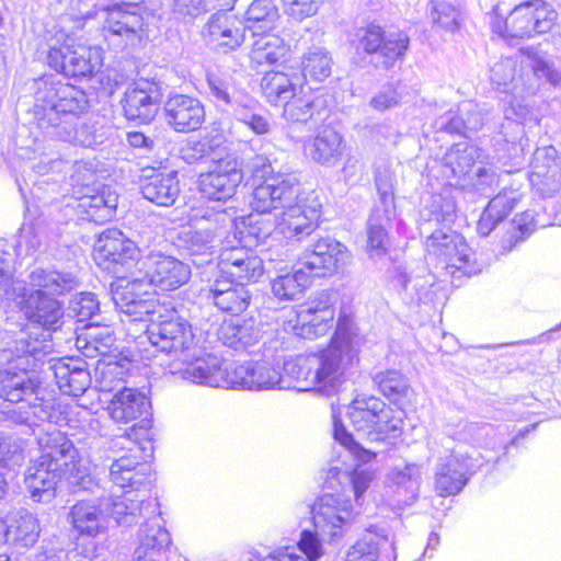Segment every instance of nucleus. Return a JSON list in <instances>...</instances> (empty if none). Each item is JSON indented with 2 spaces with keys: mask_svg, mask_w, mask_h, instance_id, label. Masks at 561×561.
Wrapping results in <instances>:
<instances>
[{
  "mask_svg": "<svg viewBox=\"0 0 561 561\" xmlns=\"http://www.w3.org/2000/svg\"><path fill=\"white\" fill-rule=\"evenodd\" d=\"M255 185L250 201L251 208L261 214L280 210L276 216V229L286 239L301 240L316 228L320 204L310 201L312 193L305 192L296 175L283 171L276 158L257 154L250 162Z\"/></svg>",
  "mask_w": 561,
  "mask_h": 561,
  "instance_id": "obj_1",
  "label": "nucleus"
},
{
  "mask_svg": "<svg viewBox=\"0 0 561 561\" xmlns=\"http://www.w3.org/2000/svg\"><path fill=\"white\" fill-rule=\"evenodd\" d=\"M33 108L34 119L39 129L51 138L92 148L106 139V130L99 123L81 122L79 115L89 107L83 91L71 84L36 82Z\"/></svg>",
  "mask_w": 561,
  "mask_h": 561,
  "instance_id": "obj_2",
  "label": "nucleus"
},
{
  "mask_svg": "<svg viewBox=\"0 0 561 561\" xmlns=\"http://www.w3.org/2000/svg\"><path fill=\"white\" fill-rule=\"evenodd\" d=\"M131 445L127 453L114 459L110 467L111 482L119 489L129 488L122 495L106 496L103 488L92 492L100 501V507L110 515L118 525L131 526L137 524L140 518L145 523H150L158 518L162 522L159 504L156 500H149L148 485L151 480V465L145 460V449L137 443L129 442Z\"/></svg>",
  "mask_w": 561,
  "mask_h": 561,
  "instance_id": "obj_3",
  "label": "nucleus"
},
{
  "mask_svg": "<svg viewBox=\"0 0 561 561\" xmlns=\"http://www.w3.org/2000/svg\"><path fill=\"white\" fill-rule=\"evenodd\" d=\"M33 290H27L21 282L13 280L9 289L21 291L16 295V305L24 317L45 331H57L64 324V310L59 300L49 295H65L79 286L77 275L70 271H59L53 266L34 267L28 276ZM8 298L10 297L7 296Z\"/></svg>",
  "mask_w": 561,
  "mask_h": 561,
  "instance_id": "obj_4",
  "label": "nucleus"
},
{
  "mask_svg": "<svg viewBox=\"0 0 561 561\" xmlns=\"http://www.w3.org/2000/svg\"><path fill=\"white\" fill-rule=\"evenodd\" d=\"M409 44V36L402 31L385 32L378 25L360 27L351 39L356 51L353 62L360 68L371 64L388 70L403 58Z\"/></svg>",
  "mask_w": 561,
  "mask_h": 561,
  "instance_id": "obj_5",
  "label": "nucleus"
},
{
  "mask_svg": "<svg viewBox=\"0 0 561 561\" xmlns=\"http://www.w3.org/2000/svg\"><path fill=\"white\" fill-rule=\"evenodd\" d=\"M42 459H46L59 467L67 474V483L73 492H96L100 489L98 481L89 472L82 462L79 450L65 433L54 430L37 438Z\"/></svg>",
  "mask_w": 561,
  "mask_h": 561,
  "instance_id": "obj_6",
  "label": "nucleus"
},
{
  "mask_svg": "<svg viewBox=\"0 0 561 561\" xmlns=\"http://www.w3.org/2000/svg\"><path fill=\"white\" fill-rule=\"evenodd\" d=\"M347 416L354 428L371 442H390L401 435V419L374 396L356 397L347 408Z\"/></svg>",
  "mask_w": 561,
  "mask_h": 561,
  "instance_id": "obj_7",
  "label": "nucleus"
},
{
  "mask_svg": "<svg viewBox=\"0 0 561 561\" xmlns=\"http://www.w3.org/2000/svg\"><path fill=\"white\" fill-rule=\"evenodd\" d=\"M425 248L428 255L437 260L438 265L453 278V282L482 271L471 248L456 231L448 229L427 236Z\"/></svg>",
  "mask_w": 561,
  "mask_h": 561,
  "instance_id": "obj_8",
  "label": "nucleus"
},
{
  "mask_svg": "<svg viewBox=\"0 0 561 561\" xmlns=\"http://www.w3.org/2000/svg\"><path fill=\"white\" fill-rule=\"evenodd\" d=\"M356 357V352L345 334L342 336L337 334L328 348L311 354L310 367L314 391L325 397L335 394L343 383L345 369Z\"/></svg>",
  "mask_w": 561,
  "mask_h": 561,
  "instance_id": "obj_9",
  "label": "nucleus"
},
{
  "mask_svg": "<svg viewBox=\"0 0 561 561\" xmlns=\"http://www.w3.org/2000/svg\"><path fill=\"white\" fill-rule=\"evenodd\" d=\"M146 333L157 351L174 355L179 359L191 353L194 345L192 325L174 308H165L157 319L151 318Z\"/></svg>",
  "mask_w": 561,
  "mask_h": 561,
  "instance_id": "obj_10",
  "label": "nucleus"
},
{
  "mask_svg": "<svg viewBox=\"0 0 561 561\" xmlns=\"http://www.w3.org/2000/svg\"><path fill=\"white\" fill-rule=\"evenodd\" d=\"M48 47V66L66 77H88L102 65L101 48L76 46L73 39L62 33Z\"/></svg>",
  "mask_w": 561,
  "mask_h": 561,
  "instance_id": "obj_11",
  "label": "nucleus"
},
{
  "mask_svg": "<svg viewBox=\"0 0 561 561\" xmlns=\"http://www.w3.org/2000/svg\"><path fill=\"white\" fill-rule=\"evenodd\" d=\"M484 462L485 458L477 450L471 454L451 450L449 455L439 458L435 473L437 493L440 496L458 494Z\"/></svg>",
  "mask_w": 561,
  "mask_h": 561,
  "instance_id": "obj_12",
  "label": "nucleus"
},
{
  "mask_svg": "<svg viewBox=\"0 0 561 561\" xmlns=\"http://www.w3.org/2000/svg\"><path fill=\"white\" fill-rule=\"evenodd\" d=\"M311 519L323 540L335 543L343 539L351 527L352 506L340 495L324 494L312 504Z\"/></svg>",
  "mask_w": 561,
  "mask_h": 561,
  "instance_id": "obj_13",
  "label": "nucleus"
},
{
  "mask_svg": "<svg viewBox=\"0 0 561 561\" xmlns=\"http://www.w3.org/2000/svg\"><path fill=\"white\" fill-rule=\"evenodd\" d=\"M243 180L241 165L237 158L227 157L216 161L210 169L198 176L201 194L210 201L227 202Z\"/></svg>",
  "mask_w": 561,
  "mask_h": 561,
  "instance_id": "obj_14",
  "label": "nucleus"
},
{
  "mask_svg": "<svg viewBox=\"0 0 561 561\" xmlns=\"http://www.w3.org/2000/svg\"><path fill=\"white\" fill-rule=\"evenodd\" d=\"M141 276L148 287L161 290H174L186 284L191 277V268L184 262L162 252H150L142 261Z\"/></svg>",
  "mask_w": 561,
  "mask_h": 561,
  "instance_id": "obj_15",
  "label": "nucleus"
},
{
  "mask_svg": "<svg viewBox=\"0 0 561 561\" xmlns=\"http://www.w3.org/2000/svg\"><path fill=\"white\" fill-rule=\"evenodd\" d=\"M247 26L230 10H218L213 13L204 26V38L219 53H229L242 45L245 39Z\"/></svg>",
  "mask_w": 561,
  "mask_h": 561,
  "instance_id": "obj_16",
  "label": "nucleus"
},
{
  "mask_svg": "<svg viewBox=\"0 0 561 561\" xmlns=\"http://www.w3.org/2000/svg\"><path fill=\"white\" fill-rule=\"evenodd\" d=\"M347 257L346 248L327 236L307 248L300 257V265L310 277H325L334 274Z\"/></svg>",
  "mask_w": 561,
  "mask_h": 561,
  "instance_id": "obj_17",
  "label": "nucleus"
},
{
  "mask_svg": "<svg viewBox=\"0 0 561 561\" xmlns=\"http://www.w3.org/2000/svg\"><path fill=\"white\" fill-rule=\"evenodd\" d=\"M180 360L184 368L178 373L185 380L194 383L216 388H230L231 371L228 367H222L220 359L213 354L196 356L195 351L183 355Z\"/></svg>",
  "mask_w": 561,
  "mask_h": 561,
  "instance_id": "obj_18",
  "label": "nucleus"
},
{
  "mask_svg": "<svg viewBox=\"0 0 561 561\" xmlns=\"http://www.w3.org/2000/svg\"><path fill=\"white\" fill-rule=\"evenodd\" d=\"M161 99L162 90L158 82L138 80L125 92V116L129 121L148 124L156 117Z\"/></svg>",
  "mask_w": 561,
  "mask_h": 561,
  "instance_id": "obj_19",
  "label": "nucleus"
},
{
  "mask_svg": "<svg viewBox=\"0 0 561 561\" xmlns=\"http://www.w3.org/2000/svg\"><path fill=\"white\" fill-rule=\"evenodd\" d=\"M167 124L176 133L197 130L205 121L203 103L186 94H173L163 105Z\"/></svg>",
  "mask_w": 561,
  "mask_h": 561,
  "instance_id": "obj_20",
  "label": "nucleus"
},
{
  "mask_svg": "<svg viewBox=\"0 0 561 561\" xmlns=\"http://www.w3.org/2000/svg\"><path fill=\"white\" fill-rule=\"evenodd\" d=\"M241 387L249 390L289 389L290 385L282 374L265 360L249 362L231 370L230 388Z\"/></svg>",
  "mask_w": 561,
  "mask_h": 561,
  "instance_id": "obj_21",
  "label": "nucleus"
},
{
  "mask_svg": "<svg viewBox=\"0 0 561 561\" xmlns=\"http://www.w3.org/2000/svg\"><path fill=\"white\" fill-rule=\"evenodd\" d=\"M275 261L271 253L255 255L244 249H232L221 253L220 268L237 284L255 283L265 272L264 263Z\"/></svg>",
  "mask_w": 561,
  "mask_h": 561,
  "instance_id": "obj_22",
  "label": "nucleus"
},
{
  "mask_svg": "<svg viewBox=\"0 0 561 561\" xmlns=\"http://www.w3.org/2000/svg\"><path fill=\"white\" fill-rule=\"evenodd\" d=\"M332 295L325 290L317 293L298 312L302 324L301 335L308 339L324 335L333 324Z\"/></svg>",
  "mask_w": 561,
  "mask_h": 561,
  "instance_id": "obj_23",
  "label": "nucleus"
},
{
  "mask_svg": "<svg viewBox=\"0 0 561 561\" xmlns=\"http://www.w3.org/2000/svg\"><path fill=\"white\" fill-rule=\"evenodd\" d=\"M230 108L236 123H232L227 129L226 141L231 144L242 141L239 135V124L248 127L252 133L259 136L271 133L273 124L270 116L266 115L253 100L239 98Z\"/></svg>",
  "mask_w": 561,
  "mask_h": 561,
  "instance_id": "obj_24",
  "label": "nucleus"
},
{
  "mask_svg": "<svg viewBox=\"0 0 561 561\" xmlns=\"http://www.w3.org/2000/svg\"><path fill=\"white\" fill-rule=\"evenodd\" d=\"M67 474L39 455L32 461L25 474V484L35 502H50L61 478Z\"/></svg>",
  "mask_w": 561,
  "mask_h": 561,
  "instance_id": "obj_25",
  "label": "nucleus"
},
{
  "mask_svg": "<svg viewBox=\"0 0 561 561\" xmlns=\"http://www.w3.org/2000/svg\"><path fill=\"white\" fill-rule=\"evenodd\" d=\"M456 209V202L449 192L431 195L420 210V234L427 238L436 231H445L440 226L454 221Z\"/></svg>",
  "mask_w": 561,
  "mask_h": 561,
  "instance_id": "obj_26",
  "label": "nucleus"
},
{
  "mask_svg": "<svg viewBox=\"0 0 561 561\" xmlns=\"http://www.w3.org/2000/svg\"><path fill=\"white\" fill-rule=\"evenodd\" d=\"M94 250L100 259L125 267H130L139 256L136 243L116 228L103 231L94 244Z\"/></svg>",
  "mask_w": 561,
  "mask_h": 561,
  "instance_id": "obj_27",
  "label": "nucleus"
},
{
  "mask_svg": "<svg viewBox=\"0 0 561 561\" xmlns=\"http://www.w3.org/2000/svg\"><path fill=\"white\" fill-rule=\"evenodd\" d=\"M149 398L136 388L122 387L108 402V413L117 423L127 424L149 413Z\"/></svg>",
  "mask_w": 561,
  "mask_h": 561,
  "instance_id": "obj_28",
  "label": "nucleus"
},
{
  "mask_svg": "<svg viewBox=\"0 0 561 561\" xmlns=\"http://www.w3.org/2000/svg\"><path fill=\"white\" fill-rule=\"evenodd\" d=\"M139 542L131 561H164L165 551L171 545L169 531L158 518L144 523L139 530Z\"/></svg>",
  "mask_w": 561,
  "mask_h": 561,
  "instance_id": "obj_29",
  "label": "nucleus"
},
{
  "mask_svg": "<svg viewBox=\"0 0 561 561\" xmlns=\"http://www.w3.org/2000/svg\"><path fill=\"white\" fill-rule=\"evenodd\" d=\"M252 294L242 284L216 279L208 289L206 299L222 312L239 314L248 309Z\"/></svg>",
  "mask_w": 561,
  "mask_h": 561,
  "instance_id": "obj_30",
  "label": "nucleus"
},
{
  "mask_svg": "<svg viewBox=\"0 0 561 561\" xmlns=\"http://www.w3.org/2000/svg\"><path fill=\"white\" fill-rule=\"evenodd\" d=\"M58 388L65 394L79 397L91 385L88 364L80 358L59 359L51 366Z\"/></svg>",
  "mask_w": 561,
  "mask_h": 561,
  "instance_id": "obj_31",
  "label": "nucleus"
},
{
  "mask_svg": "<svg viewBox=\"0 0 561 561\" xmlns=\"http://www.w3.org/2000/svg\"><path fill=\"white\" fill-rule=\"evenodd\" d=\"M262 335L260 324L254 318L230 319L221 323L217 336L222 345L236 352L247 351L257 344Z\"/></svg>",
  "mask_w": 561,
  "mask_h": 561,
  "instance_id": "obj_32",
  "label": "nucleus"
},
{
  "mask_svg": "<svg viewBox=\"0 0 561 561\" xmlns=\"http://www.w3.org/2000/svg\"><path fill=\"white\" fill-rule=\"evenodd\" d=\"M484 122V110L472 101H465L459 105L458 113L448 112L435 124L440 130L469 137V134L480 130Z\"/></svg>",
  "mask_w": 561,
  "mask_h": 561,
  "instance_id": "obj_33",
  "label": "nucleus"
},
{
  "mask_svg": "<svg viewBox=\"0 0 561 561\" xmlns=\"http://www.w3.org/2000/svg\"><path fill=\"white\" fill-rule=\"evenodd\" d=\"M175 244L193 257L197 266L210 263L216 253L215 233L211 229L183 228L176 234Z\"/></svg>",
  "mask_w": 561,
  "mask_h": 561,
  "instance_id": "obj_34",
  "label": "nucleus"
},
{
  "mask_svg": "<svg viewBox=\"0 0 561 561\" xmlns=\"http://www.w3.org/2000/svg\"><path fill=\"white\" fill-rule=\"evenodd\" d=\"M41 385L38 376L25 370H0V399L11 403L27 401L33 396L37 398Z\"/></svg>",
  "mask_w": 561,
  "mask_h": 561,
  "instance_id": "obj_35",
  "label": "nucleus"
},
{
  "mask_svg": "<svg viewBox=\"0 0 561 561\" xmlns=\"http://www.w3.org/2000/svg\"><path fill=\"white\" fill-rule=\"evenodd\" d=\"M39 531L37 518L27 511L10 515L7 522L0 520V542H14L30 547L37 541Z\"/></svg>",
  "mask_w": 561,
  "mask_h": 561,
  "instance_id": "obj_36",
  "label": "nucleus"
},
{
  "mask_svg": "<svg viewBox=\"0 0 561 561\" xmlns=\"http://www.w3.org/2000/svg\"><path fill=\"white\" fill-rule=\"evenodd\" d=\"M137 3L115 4L108 9L104 30L112 35L134 39L144 26V18Z\"/></svg>",
  "mask_w": 561,
  "mask_h": 561,
  "instance_id": "obj_37",
  "label": "nucleus"
},
{
  "mask_svg": "<svg viewBox=\"0 0 561 561\" xmlns=\"http://www.w3.org/2000/svg\"><path fill=\"white\" fill-rule=\"evenodd\" d=\"M519 199L520 194L516 190L504 188L501 191L482 211L477 224L478 233L488 237L512 213Z\"/></svg>",
  "mask_w": 561,
  "mask_h": 561,
  "instance_id": "obj_38",
  "label": "nucleus"
},
{
  "mask_svg": "<svg viewBox=\"0 0 561 561\" xmlns=\"http://www.w3.org/2000/svg\"><path fill=\"white\" fill-rule=\"evenodd\" d=\"M140 190L147 201L158 206H172L181 191L178 173L171 171L145 176Z\"/></svg>",
  "mask_w": 561,
  "mask_h": 561,
  "instance_id": "obj_39",
  "label": "nucleus"
},
{
  "mask_svg": "<svg viewBox=\"0 0 561 561\" xmlns=\"http://www.w3.org/2000/svg\"><path fill=\"white\" fill-rule=\"evenodd\" d=\"M343 152V137L331 127L321 129L309 148L311 160L324 167H334L341 160Z\"/></svg>",
  "mask_w": 561,
  "mask_h": 561,
  "instance_id": "obj_40",
  "label": "nucleus"
},
{
  "mask_svg": "<svg viewBox=\"0 0 561 561\" xmlns=\"http://www.w3.org/2000/svg\"><path fill=\"white\" fill-rule=\"evenodd\" d=\"M311 277L302 268L295 271L279 270V274L271 280L273 296L279 301H293L298 299L310 285Z\"/></svg>",
  "mask_w": 561,
  "mask_h": 561,
  "instance_id": "obj_41",
  "label": "nucleus"
},
{
  "mask_svg": "<svg viewBox=\"0 0 561 561\" xmlns=\"http://www.w3.org/2000/svg\"><path fill=\"white\" fill-rule=\"evenodd\" d=\"M298 88L293 78L280 71H268L261 80L262 93L273 106L284 107L285 103L296 96Z\"/></svg>",
  "mask_w": 561,
  "mask_h": 561,
  "instance_id": "obj_42",
  "label": "nucleus"
},
{
  "mask_svg": "<svg viewBox=\"0 0 561 561\" xmlns=\"http://www.w3.org/2000/svg\"><path fill=\"white\" fill-rule=\"evenodd\" d=\"M103 512V507L100 508L91 501H79L71 506L68 519L80 535L95 537L104 528Z\"/></svg>",
  "mask_w": 561,
  "mask_h": 561,
  "instance_id": "obj_43",
  "label": "nucleus"
},
{
  "mask_svg": "<svg viewBox=\"0 0 561 561\" xmlns=\"http://www.w3.org/2000/svg\"><path fill=\"white\" fill-rule=\"evenodd\" d=\"M115 336L111 327L99 323H88L77 336L76 345L87 357L106 354L114 345Z\"/></svg>",
  "mask_w": 561,
  "mask_h": 561,
  "instance_id": "obj_44",
  "label": "nucleus"
},
{
  "mask_svg": "<svg viewBox=\"0 0 561 561\" xmlns=\"http://www.w3.org/2000/svg\"><path fill=\"white\" fill-rule=\"evenodd\" d=\"M389 542L388 531L383 527L371 526L346 552L345 561H376L379 551Z\"/></svg>",
  "mask_w": 561,
  "mask_h": 561,
  "instance_id": "obj_45",
  "label": "nucleus"
},
{
  "mask_svg": "<svg viewBox=\"0 0 561 561\" xmlns=\"http://www.w3.org/2000/svg\"><path fill=\"white\" fill-rule=\"evenodd\" d=\"M78 207L83 218L96 224L105 222L115 214L117 195L110 190L80 198Z\"/></svg>",
  "mask_w": 561,
  "mask_h": 561,
  "instance_id": "obj_46",
  "label": "nucleus"
},
{
  "mask_svg": "<svg viewBox=\"0 0 561 561\" xmlns=\"http://www.w3.org/2000/svg\"><path fill=\"white\" fill-rule=\"evenodd\" d=\"M327 114L324 101L310 95L294 96L283 107V116L293 123H306L309 119L321 121Z\"/></svg>",
  "mask_w": 561,
  "mask_h": 561,
  "instance_id": "obj_47",
  "label": "nucleus"
},
{
  "mask_svg": "<svg viewBox=\"0 0 561 561\" xmlns=\"http://www.w3.org/2000/svg\"><path fill=\"white\" fill-rule=\"evenodd\" d=\"M428 16L437 28L454 33L462 22V0H430Z\"/></svg>",
  "mask_w": 561,
  "mask_h": 561,
  "instance_id": "obj_48",
  "label": "nucleus"
},
{
  "mask_svg": "<svg viewBox=\"0 0 561 561\" xmlns=\"http://www.w3.org/2000/svg\"><path fill=\"white\" fill-rule=\"evenodd\" d=\"M391 480L396 485L397 502L403 505H412L419 496L421 467L409 463L402 469L396 468L391 472Z\"/></svg>",
  "mask_w": 561,
  "mask_h": 561,
  "instance_id": "obj_49",
  "label": "nucleus"
},
{
  "mask_svg": "<svg viewBox=\"0 0 561 561\" xmlns=\"http://www.w3.org/2000/svg\"><path fill=\"white\" fill-rule=\"evenodd\" d=\"M477 158L479 149L476 146L468 142L456 144L444 156V173L461 179L469 174Z\"/></svg>",
  "mask_w": 561,
  "mask_h": 561,
  "instance_id": "obj_50",
  "label": "nucleus"
},
{
  "mask_svg": "<svg viewBox=\"0 0 561 561\" xmlns=\"http://www.w3.org/2000/svg\"><path fill=\"white\" fill-rule=\"evenodd\" d=\"M277 18L278 10L274 0H254L245 12L244 23L247 30L255 36L272 30Z\"/></svg>",
  "mask_w": 561,
  "mask_h": 561,
  "instance_id": "obj_51",
  "label": "nucleus"
},
{
  "mask_svg": "<svg viewBox=\"0 0 561 561\" xmlns=\"http://www.w3.org/2000/svg\"><path fill=\"white\" fill-rule=\"evenodd\" d=\"M207 95L217 104L231 106L239 99L236 93L233 77L219 68L206 71Z\"/></svg>",
  "mask_w": 561,
  "mask_h": 561,
  "instance_id": "obj_52",
  "label": "nucleus"
},
{
  "mask_svg": "<svg viewBox=\"0 0 561 561\" xmlns=\"http://www.w3.org/2000/svg\"><path fill=\"white\" fill-rule=\"evenodd\" d=\"M42 387L39 388V390ZM33 396L26 402L28 404L27 411L12 410L9 412V416L15 424H35V421L39 422H55L57 419V410L49 400H44L39 397Z\"/></svg>",
  "mask_w": 561,
  "mask_h": 561,
  "instance_id": "obj_53",
  "label": "nucleus"
},
{
  "mask_svg": "<svg viewBox=\"0 0 561 561\" xmlns=\"http://www.w3.org/2000/svg\"><path fill=\"white\" fill-rule=\"evenodd\" d=\"M332 64L331 54L324 47L312 46L302 56V75L306 79L322 82L330 77Z\"/></svg>",
  "mask_w": 561,
  "mask_h": 561,
  "instance_id": "obj_54",
  "label": "nucleus"
},
{
  "mask_svg": "<svg viewBox=\"0 0 561 561\" xmlns=\"http://www.w3.org/2000/svg\"><path fill=\"white\" fill-rule=\"evenodd\" d=\"M129 364L119 362L98 363L95 368V382L101 392H117L126 387V377L129 376Z\"/></svg>",
  "mask_w": 561,
  "mask_h": 561,
  "instance_id": "obj_55",
  "label": "nucleus"
},
{
  "mask_svg": "<svg viewBox=\"0 0 561 561\" xmlns=\"http://www.w3.org/2000/svg\"><path fill=\"white\" fill-rule=\"evenodd\" d=\"M379 198L375 203L368 222L387 227L396 217L394 195L391 187L381 179L376 178Z\"/></svg>",
  "mask_w": 561,
  "mask_h": 561,
  "instance_id": "obj_56",
  "label": "nucleus"
},
{
  "mask_svg": "<svg viewBox=\"0 0 561 561\" xmlns=\"http://www.w3.org/2000/svg\"><path fill=\"white\" fill-rule=\"evenodd\" d=\"M374 383L385 397L393 402L407 397L410 390L408 379L397 370L377 373L374 376Z\"/></svg>",
  "mask_w": 561,
  "mask_h": 561,
  "instance_id": "obj_57",
  "label": "nucleus"
},
{
  "mask_svg": "<svg viewBox=\"0 0 561 561\" xmlns=\"http://www.w3.org/2000/svg\"><path fill=\"white\" fill-rule=\"evenodd\" d=\"M508 104V106L503 108L506 122L502 125L501 134L506 142L516 144L520 141L524 136V126L520 121L528 115L529 111L519 103L514 104L511 101Z\"/></svg>",
  "mask_w": 561,
  "mask_h": 561,
  "instance_id": "obj_58",
  "label": "nucleus"
},
{
  "mask_svg": "<svg viewBox=\"0 0 561 561\" xmlns=\"http://www.w3.org/2000/svg\"><path fill=\"white\" fill-rule=\"evenodd\" d=\"M285 57L280 39L273 35H264L253 43L251 59L260 65H274Z\"/></svg>",
  "mask_w": 561,
  "mask_h": 561,
  "instance_id": "obj_59",
  "label": "nucleus"
},
{
  "mask_svg": "<svg viewBox=\"0 0 561 561\" xmlns=\"http://www.w3.org/2000/svg\"><path fill=\"white\" fill-rule=\"evenodd\" d=\"M148 288L142 277H134L125 285L117 284L112 286V299L116 308L124 312L139 297L148 295Z\"/></svg>",
  "mask_w": 561,
  "mask_h": 561,
  "instance_id": "obj_60",
  "label": "nucleus"
},
{
  "mask_svg": "<svg viewBox=\"0 0 561 561\" xmlns=\"http://www.w3.org/2000/svg\"><path fill=\"white\" fill-rule=\"evenodd\" d=\"M261 215L257 213V215L248 216L242 220V227L239 229L241 239L250 245L265 242L273 231L274 224Z\"/></svg>",
  "mask_w": 561,
  "mask_h": 561,
  "instance_id": "obj_61",
  "label": "nucleus"
},
{
  "mask_svg": "<svg viewBox=\"0 0 561 561\" xmlns=\"http://www.w3.org/2000/svg\"><path fill=\"white\" fill-rule=\"evenodd\" d=\"M530 16L531 13L527 2L516 5L506 20V27H510L508 35L523 38L537 34Z\"/></svg>",
  "mask_w": 561,
  "mask_h": 561,
  "instance_id": "obj_62",
  "label": "nucleus"
},
{
  "mask_svg": "<svg viewBox=\"0 0 561 561\" xmlns=\"http://www.w3.org/2000/svg\"><path fill=\"white\" fill-rule=\"evenodd\" d=\"M311 354L300 355L296 358L284 362L282 375L284 378L289 377L298 382H305V388H299L301 391L314 390L313 376L311 369Z\"/></svg>",
  "mask_w": 561,
  "mask_h": 561,
  "instance_id": "obj_63",
  "label": "nucleus"
},
{
  "mask_svg": "<svg viewBox=\"0 0 561 561\" xmlns=\"http://www.w3.org/2000/svg\"><path fill=\"white\" fill-rule=\"evenodd\" d=\"M25 459V440L0 433V466L20 467Z\"/></svg>",
  "mask_w": 561,
  "mask_h": 561,
  "instance_id": "obj_64",
  "label": "nucleus"
}]
</instances>
